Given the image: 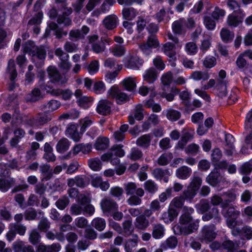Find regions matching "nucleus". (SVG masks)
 <instances>
[{"label": "nucleus", "mask_w": 252, "mask_h": 252, "mask_svg": "<svg viewBox=\"0 0 252 252\" xmlns=\"http://www.w3.org/2000/svg\"><path fill=\"white\" fill-rule=\"evenodd\" d=\"M166 117L170 121H177L180 118L181 113L178 111L170 109L167 110Z\"/></svg>", "instance_id": "obj_63"}, {"label": "nucleus", "mask_w": 252, "mask_h": 252, "mask_svg": "<svg viewBox=\"0 0 252 252\" xmlns=\"http://www.w3.org/2000/svg\"><path fill=\"white\" fill-rule=\"evenodd\" d=\"M199 227L198 223L191 222H185L179 221V224L174 227V231L176 235H188L196 231Z\"/></svg>", "instance_id": "obj_3"}, {"label": "nucleus", "mask_w": 252, "mask_h": 252, "mask_svg": "<svg viewBox=\"0 0 252 252\" xmlns=\"http://www.w3.org/2000/svg\"><path fill=\"white\" fill-rule=\"evenodd\" d=\"M60 101L52 99L48 101L46 103L42 104L40 106L41 110H47L48 111H54L58 109L61 106Z\"/></svg>", "instance_id": "obj_27"}, {"label": "nucleus", "mask_w": 252, "mask_h": 252, "mask_svg": "<svg viewBox=\"0 0 252 252\" xmlns=\"http://www.w3.org/2000/svg\"><path fill=\"white\" fill-rule=\"evenodd\" d=\"M14 137L10 141V145L12 147H15L19 143L20 140L23 138L26 134L24 129L21 128L15 129L13 131Z\"/></svg>", "instance_id": "obj_20"}, {"label": "nucleus", "mask_w": 252, "mask_h": 252, "mask_svg": "<svg viewBox=\"0 0 252 252\" xmlns=\"http://www.w3.org/2000/svg\"><path fill=\"white\" fill-rule=\"evenodd\" d=\"M9 229L16 233L23 236L26 232L27 227L21 223H12L9 225Z\"/></svg>", "instance_id": "obj_38"}, {"label": "nucleus", "mask_w": 252, "mask_h": 252, "mask_svg": "<svg viewBox=\"0 0 252 252\" xmlns=\"http://www.w3.org/2000/svg\"><path fill=\"white\" fill-rule=\"evenodd\" d=\"M49 78L52 83L58 82L61 79V75L57 69L53 66H49L47 68Z\"/></svg>", "instance_id": "obj_25"}, {"label": "nucleus", "mask_w": 252, "mask_h": 252, "mask_svg": "<svg viewBox=\"0 0 252 252\" xmlns=\"http://www.w3.org/2000/svg\"><path fill=\"white\" fill-rule=\"evenodd\" d=\"M216 227L214 224L204 225L201 229L199 239L201 242H210L217 236Z\"/></svg>", "instance_id": "obj_4"}, {"label": "nucleus", "mask_w": 252, "mask_h": 252, "mask_svg": "<svg viewBox=\"0 0 252 252\" xmlns=\"http://www.w3.org/2000/svg\"><path fill=\"white\" fill-rule=\"evenodd\" d=\"M144 189L151 194H154L158 190V185L153 180H149L144 184Z\"/></svg>", "instance_id": "obj_41"}, {"label": "nucleus", "mask_w": 252, "mask_h": 252, "mask_svg": "<svg viewBox=\"0 0 252 252\" xmlns=\"http://www.w3.org/2000/svg\"><path fill=\"white\" fill-rule=\"evenodd\" d=\"M194 209L191 207L185 206L182 208L183 213L180 217L179 221L185 222H190L192 220L191 215L194 212Z\"/></svg>", "instance_id": "obj_18"}, {"label": "nucleus", "mask_w": 252, "mask_h": 252, "mask_svg": "<svg viewBox=\"0 0 252 252\" xmlns=\"http://www.w3.org/2000/svg\"><path fill=\"white\" fill-rule=\"evenodd\" d=\"M69 200L66 196H63L59 199L56 202L57 208L60 210H63L69 204Z\"/></svg>", "instance_id": "obj_62"}, {"label": "nucleus", "mask_w": 252, "mask_h": 252, "mask_svg": "<svg viewBox=\"0 0 252 252\" xmlns=\"http://www.w3.org/2000/svg\"><path fill=\"white\" fill-rule=\"evenodd\" d=\"M84 206L81 204L77 203L73 204L70 209V213L71 215L74 216H77L83 214L84 212Z\"/></svg>", "instance_id": "obj_49"}, {"label": "nucleus", "mask_w": 252, "mask_h": 252, "mask_svg": "<svg viewBox=\"0 0 252 252\" xmlns=\"http://www.w3.org/2000/svg\"><path fill=\"white\" fill-rule=\"evenodd\" d=\"M196 194V191L188 187L187 189L184 190L181 195L185 200H189L190 202Z\"/></svg>", "instance_id": "obj_52"}, {"label": "nucleus", "mask_w": 252, "mask_h": 252, "mask_svg": "<svg viewBox=\"0 0 252 252\" xmlns=\"http://www.w3.org/2000/svg\"><path fill=\"white\" fill-rule=\"evenodd\" d=\"M191 77L196 81L202 80L206 81L209 79L210 75L207 72L195 71L192 73Z\"/></svg>", "instance_id": "obj_46"}, {"label": "nucleus", "mask_w": 252, "mask_h": 252, "mask_svg": "<svg viewBox=\"0 0 252 252\" xmlns=\"http://www.w3.org/2000/svg\"><path fill=\"white\" fill-rule=\"evenodd\" d=\"M126 52V49L124 45H115L110 49V52L116 57H120L124 56Z\"/></svg>", "instance_id": "obj_42"}, {"label": "nucleus", "mask_w": 252, "mask_h": 252, "mask_svg": "<svg viewBox=\"0 0 252 252\" xmlns=\"http://www.w3.org/2000/svg\"><path fill=\"white\" fill-rule=\"evenodd\" d=\"M15 182V180L14 178L9 180L0 179V190L3 192L7 191Z\"/></svg>", "instance_id": "obj_36"}, {"label": "nucleus", "mask_w": 252, "mask_h": 252, "mask_svg": "<svg viewBox=\"0 0 252 252\" xmlns=\"http://www.w3.org/2000/svg\"><path fill=\"white\" fill-rule=\"evenodd\" d=\"M70 146L69 141L66 138H62L57 144L56 150L58 153H64L68 150Z\"/></svg>", "instance_id": "obj_31"}, {"label": "nucleus", "mask_w": 252, "mask_h": 252, "mask_svg": "<svg viewBox=\"0 0 252 252\" xmlns=\"http://www.w3.org/2000/svg\"><path fill=\"white\" fill-rule=\"evenodd\" d=\"M41 97L40 90L38 88H34L31 93L26 96L25 99L27 102H36Z\"/></svg>", "instance_id": "obj_32"}, {"label": "nucleus", "mask_w": 252, "mask_h": 252, "mask_svg": "<svg viewBox=\"0 0 252 252\" xmlns=\"http://www.w3.org/2000/svg\"><path fill=\"white\" fill-rule=\"evenodd\" d=\"M124 65L126 67L132 69L138 70L143 63V61L136 55H130L124 59Z\"/></svg>", "instance_id": "obj_7"}, {"label": "nucleus", "mask_w": 252, "mask_h": 252, "mask_svg": "<svg viewBox=\"0 0 252 252\" xmlns=\"http://www.w3.org/2000/svg\"><path fill=\"white\" fill-rule=\"evenodd\" d=\"M69 39L76 41L80 39L84 38V35L82 34L80 30L79 29L71 30L69 32Z\"/></svg>", "instance_id": "obj_54"}, {"label": "nucleus", "mask_w": 252, "mask_h": 252, "mask_svg": "<svg viewBox=\"0 0 252 252\" xmlns=\"http://www.w3.org/2000/svg\"><path fill=\"white\" fill-rule=\"evenodd\" d=\"M137 14L138 12L133 7L124 8L122 10L123 17L128 21L134 19Z\"/></svg>", "instance_id": "obj_33"}, {"label": "nucleus", "mask_w": 252, "mask_h": 252, "mask_svg": "<svg viewBox=\"0 0 252 252\" xmlns=\"http://www.w3.org/2000/svg\"><path fill=\"white\" fill-rule=\"evenodd\" d=\"M89 167L94 171H98L101 169V161L98 158H91L88 160Z\"/></svg>", "instance_id": "obj_55"}, {"label": "nucleus", "mask_w": 252, "mask_h": 252, "mask_svg": "<svg viewBox=\"0 0 252 252\" xmlns=\"http://www.w3.org/2000/svg\"><path fill=\"white\" fill-rule=\"evenodd\" d=\"M37 227L41 231L47 232L50 227V222L46 218H42L39 222Z\"/></svg>", "instance_id": "obj_53"}, {"label": "nucleus", "mask_w": 252, "mask_h": 252, "mask_svg": "<svg viewBox=\"0 0 252 252\" xmlns=\"http://www.w3.org/2000/svg\"><path fill=\"white\" fill-rule=\"evenodd\" d=\"M185 201L183 197L180 195L173 198L170 202V206L177 209L183 208L184 206Z\"/></svg>", "instance_id": "obj_47"}, {"label": "nucleus", "mask_w": 252, "mask_h": 252, "mask_svg": "<svg viewBox=\"0 0 252 252\" xmlns=\"http://www.w3.org/2000/svg\"><path fill=\"white\" fill-rule=\"evenodd\" d=\"M143 156L142 152L137 148H132L128 157L132 160H137Z\"/></svg>", "instance_id": "obj_57"}, {"label": "nucleus", "mask_w": 252, "mask_h": 252, "mask_svg": "<svg viewBox=\"0 0 252 252\" xmlns=\"http://www.w3.org/2000/svg\"><path fill=\"white\" fill-rule=\"evenodd\" d=\"M84 237L89 240H94L96 239L97 233L93 228L88 227L85 230Z\"/></svg>", "instance_id": "obj_58"}, {"label": "nucleus", "mask_w": 252, "mask_h": 252, "mask_svg": "<svg viewBox=\"0 0 252 252\" xmlns=\"http://www.w3.org/2000/svg\"><path fill=\"white\" fill-rule=\"evenodd\" d=\"M202 218L203 220L205 221L214 219L215 223H219L221 220V218L219 215V210L216 207H213L210 212L203 215Z\"/></svg>", "instance_id": "obj_16"}, {"label": "nucleus", "mask_w": 252, "mask_h": 252, "mask_svg": "<svg viewBox=\"0 0 252 252\" xmlns=\"http://www.w3.org/2000/svg\"><path fill=\"white\" fill-rule=\"evenodd\" d=\"M178 244V239L174 236L168 238L165 241L162 242L160 245V247L164 250L174 249Z\"/></svg>", "instance_id": "obj_30"}, {"label": "nucleus", "mask_w": 252, "mask_h": 252, "mask_svg": "<svg viewBox=\"0 0 252 252\" xmlns=\"http://www.w3.org/2000/svg\"><path fill=\"white\" fill-rule=\"evenodd\" d=\"M175 45L171 42L166 43L163 47V51L164 54L170 58H173L175 56V52L173 51Z\"/></svg>", "instance_id": "obj_45"}, {"label": "nucleus", "mask_w": 252, "mask_h": 252, "mask_svg": "<svg viewBox=\"0 0 252 252\" xmlns=\"http://www.w3.org/2000/svg\"><path fill=\"white\" fill-rule=\"evenodd\" d=\"M207 182L212 186H216L220 180V173L217 169L215 168L206 177Z\"/></svg>", "instance_id": "obj_23"}, {"label": "nucleus", "mask_w": 252, "mask_h": 252, "mask_svg": "<svg viewBox=\"0 0 252 252\" xmlns=\"http://www.w3.org/2000/svg\"><path fill=\"white\" fill-rule=\"evenodd\" d=\"M6 73L8 75L10 80V82L8 84V89L9 91H13L17 86L15 82V79L17 75L14 60L10 59L9 60Z\"/></svg>", "instance_id": "obj_8"}, {"label": "nucleus", "mask_w": 252, "mask_h": 252, "mask_svg": "<svg viewBox=\"0 0 252 252\" xmlns=\"http://www.w3.org/2000/svg\"><path fill=\"white\" fill-rule=\"evenodd\" d=\"M185 51L189 55L196 54L198 51V47L196 43L193 42H189L185 45Z\"/></svg>", "instance_id": "obj_50"}, {"label": "nucleus", "mask_w": 252, "mask_h": 252, "mask_svg": "<svg viewBox=\"0 0 252 252\" xmlns=\"http://www.w3.org/2000/svg\"><path fill=\"white\" fill-rule=\"evenodd\" d=\"M53 118V114L50 112H44L38 113L37 115L31 120L33 126H43L49 122Z\"/></svg>", "instance_id": "obj_11"}, {"label": "nucleus", "mask_w": 252, "mask_h": 252, "mask_svg": "<svg viewBox=\"0 0 252 252\" xmlns=\"http://www.w3.org/2000/svg\"><path fill=\"white\" fill-rule=\"evenodd\" d=\"M109 140L107 137H99L94 144L95 148L98 151H103L109 146Z\"/></svg>", "instance_id": "obj_34"}, {"label": "nucleus", "mask_w": 252, "mask_h": 252, "mask_svg": "<svg viewBox=\"0 0 252 252\" xmlns=\"http://www.w3.org/2000/svg\"><path fill=\"white\" fill-rule=\"evenodd\" d=\"M103 212L109 216L111 212L117 211L118 206L117 203L109 197L104 198L100 203Z\"/></svg>", "instance_id": "obj_9"}, {"label": "nucleus", "mask_w": 252, "mask_h": 252, "mask_svg": "<svg viewBox=\"0 0 252 252\" xmlns=\"http://www.w3.org/2000/svg\"><path fill=\"white\" fill-rule=\"evenodd\" d=\"M158 73L156 69L151 67L146 70L143 74L144 81L149 84H153L158 78Z\"/></svg>", "instance_id": "obj_19"}, {"label": "nucleus", "mask_w": 252, "mask_h": 252, "mask_svg": "<svg viewBox=\"0 0 252 252\" xmlns=\"http://www.w3.org/2000/svg\"><path fill=\"white\" fill-rule=\"evenodd\" d=\"M245 16L244 11L239 8L238 10L234 11L229 14L226 19L227 25L231 28H236L241 25Z\"/></svg>", "instance_id": "obj_5"}, {"label": "nucleus", "mask_w": 252, "mask_h": 252, "mask_svg": "<svg viewBox=\"0 0 252 252\" xmlns=\"http://www.w3.org/2000/svg\"><path fill=\"white\" fill-rule=\"evenodd\" d=\"M24 52L32 56V60L37 67H41L46 56V52L43 47L35 46L34 43L28 41L23 46Z\"/></svg>", "instance_id": "obj_1"}, {"label": "nucleus", "mask_w": 252, "mask_h": 252, "mask_svg": "<svg viewBox=\"0 0 252 252\" xmlns=\"http://www.w3.org/2000/svg\"><path fill=\"white\" fill-rule=\"evenodd\" d=\"M41 236L39 233L35 229H32L30 233L29 241L32 245H36L40 241Z\"/></svg>", "instance_id": "obj_51"}, {"label": "nucleus", "mask_w": 252, "mask_h": 252, "mask_svg": "<svg viewBox=\"0 0 252 252\" xmlns=\"http://www.w3.org/2000/svg\"><path fill=\"white\" fill-rule=\"evenodd\" d=\"M240 214V211L236 210L233 206L228 207L226 211L224 217L228 218H237Z\"/></svg>", "instance_id": "obj_56"}, {"label": "nucleus", "mask_w": 252, "mask_h": 252, "mask_svg": "<svg viewBox=\"0 0 252 252\" xmlns=\"http://www.w3.org/2000/svg\"><path fill=\"white\" fill-rule=\"evenodd\" d=\"M72 13L71 8H66L65 11L62 15H59L57 18V22L60 25H63L65 27L69 26L72 24L71 19L68 16Z\"/></svg>", "instance_id": "obj_17"}, {"label": "nucleus", "mask_w": 252, "mask_h": 252, "mask_svg": "<svg viewBox=\"0 0 252 252\" xmlns=\"http://www.w3.org/2000/svg\"><path fill=\"white\" fill-rule=\"evenodd\" d=\"M115 2V0H104L100 7V11L103 13L109 11L111 6H113Z\"/></svg>", "instance_id": "obj_64"}, {"label": "nucleus", "mask_w": 252, "mask_h": 252, "mask_svg": "<svg viewBox=\"0 0 252 252\" xmlns=\"http://www.w3.org/2000/svg\"><path fill=\"white\" fill-rule=\"evenodd\" d=\"M211 37L207 34L204 35L203 39L201 41V44L199 46V48L201 51L204 54L209 49L211 45Z\"/></svg>", "instance_id": "obj_35"}, {"label": "nucleus", "mask_w": 252, "mask_h": 252, "mask_svg": "<svg viewBox=\"0 0 252 252\" xmlns=\"http://www.w3.org/2000/svg\"><path fill=\"white\" fill-rule=\"evenodd\" d=\"M238 244L237 242H233V241L226 239L222 243V248L227 250L228 252H234L236 250Z\"/></svg>", "instance_id": "obj_39"}, {"label": "nucleus", "mask_w": 252, "mask_h": 252, "mask_svg": "<svg viewBox=\"0 0 252 252\" xmlns=\"http://www.w3.org/2000/svg\"><path fill=\"white\" fill-rule=\"evenodd\" d=\"M165 234V228L160 223L153 224L152 236L156 239H160L163 237Z\"/></svg>", "instance_id": "obj_21"}, {"label": "nucleus", "mask_w": 252, "mask_h": 252, "mask_svg": "<svg viewBox=\"0 0 252 252\" xmlns=\"http://www.w3.org/2000/svg\"><path fill=\"white\" fill-rule=\"evenodd\" d=\"M152 136L150 134H144L139 137L136 140V145L144 149H147L150 145Z\"/></svg>", "instance_id": "obj_28"}, {"label": "nucleus", "mask_w": 252, "mask_h": 252, "mask_svg": "<svg viewBox=\"0 0 252 252\" xmlns=\"http://www.w3.org/2000/svg\"><path fill=\"white\" fill-rule=\"evenodd\" d=\"M124 188L127 195H136L140 196H143L145 191L142 188H138L136 184L133 182H128L124 185Z\"/></svg>", "instance_id": "obj_12"}, {"label": "nucleus", "mask_w": 252, "mask_h": 252, "mask_svg": "<svg viewBox=\"0 0 252 252\" xmlns=\"http://www.w3.org/2000/svg\"><path fill=\"white\" fill-rule=\"evenodd\" d=\"M119 18L115 14H110L106 16L102 21V25L108 30L115 29L119 24Z\"/></svg>", "instance_id": "obj_13"}, {"label": "nucleus", "mask_w": 252, "mask_h": 252, "mask_svg": "<svg viewBox=\"0 0 252 252\" xmlns=\"http://www.w3.org/2000/svg\"><path fill=\"white\" fill-rule=\"evenodd\" d=\"M173 158L172 154L171 153H165L162 154L158 159V163L161 166L167 165Z\"/></svg>", "instance_id": "obj_43"}, {"label": "nucleus", "mask_w": 252, "mask_h": 252, "mask_svg": "<svg viewBox=\"0 0 252 252\" xmlns=\"http://www.w3.org/2000/svg\"><path fill=\"white\" fill-rule=\"evenodd\" d=\"M226 76V72L224 70H220L214 88L216 91L217 95L220 97H225L227 93V86L228 82L225 79Z\"/></svg>", "instance_id": "obj_2"}, {"label": "nucleus", "mask_w": 252, "mask_h": 252, "mask_svg": "<svg viewBox=\"0 0 252 252\" xmlns=\"http://www.w3.org/2000/svg\"><path fill=\"white\" fill-rule=\"evenodd\" d=\"M13 248L16 251L22 252H35L33 248L31 245H25L22 241H17L13 243Z\"/></svg>", "instance_id": "obj_26"}, {"label": "nucleus", "mask_w": 252, "mask_h": 252, "mask_svg": "<svg viewBox=\"0 0 252 252\" xmlns=\"http://www.w3.org/2000/svg\"><path fill=\"white\" fill-rule=\"evenodd\" d=\"M204 24L206 28L209 30H213L216 27V22L212 16H206L204 18Z\"/></svg>", "instance_id": "obj_59"}, {"label": "nucleus", "mask_w": 252, "mask_h": 252, "mask_svg": "<svg viewBox=\"0 0 252 252\" xmlns=\"http://www.w3.org/2000/svg\"><path fill=\"white\" fill-rule=\"evenodd\" d=\"M191 173L192 170L190 168L187 166H182L176 170V176L180 179L185 180L190 177Z\"/></svg>", "instance_id": "obj_22"}, {"label": "nucleus", "mask_w": 252, "mask_h": 252, "mask_svg": "<svg viewBox=\"0 0 252 252\" xmlns=\"http://www.w3.org/2000/svg\"><path fill=\"white\" fill-rule=\"evenodd\" d=\"M112 103L106 100L101 99L98 102L96 107L97 112L102 115H109L111 111Z\"/></svg>", "instance_id": "obj_14"}, {"label": "nucleus", "mask_w": 252, "mask_h": 252, "mask_svg": "<svg viewBox=\"0 0 252 252\" xmlns=\"http://www.w3.org/2000/svg\"><path fill=\"white\" fill-rule=\"evenodd\" d=\"M123 84L127 91H132L136 87L135 78L132 77H127L123 80Z\"/></svg>", "instance_id": "obj_40"}, {"label": "nucleus", "mask_w": 252, "mask_h": 252, "mask_svg": "<svg viewBox=\"0 0 252 252\" xmlns=\"http://www.w3.org/2000/svg\"><path fill=\"white\" fill-rule=\"evenodd\" d=\"M152 174L156 179L161 180L165 175H170V172L168 170L157 168L153 170Z\"/></svg>", "instance_id": "obj_48"}, {"label": "nucleus", "mask_w": 252, "mask_h": 252, "mask_svg": "<svg viewBox=\"0 0 252 252\" xmlns=\"http://www.w3.org/2000/svg\"><path fill=\"white\" fill-rule=\"evenodd\" d=\"M135 228L138 231H143L146 230L150 225V222L145 216L140 215L136 217L134 222Z\"/></svg>", "instance_id": "obj_15"}, {"label": "nucleus", "mask_w": 252, "mask_h": 252, "mask_svg": "<svg viewBox=\"0 0 252 252\" xmlns=\"http://www.w3.org/2000/svg\"><path fill=\"white\" fill-rule=\"evenodd\" d=\"M143 109L142 105L138 104L136 105L133 116L137 121L142 120L144 118Z\"/></svg>", "instance_id": "obj_61"}, {"label": "nucleus", "mask_w": 252, "mask_h": 252, "mask_svg": "<svg viewBox=\"0 0 252 252\" xmlns=\"http://www.w3.org/2000/svg\"><path fill=\"white\" fill-rule=\"evenodd\" d=\"M185 20L184 19H180L174 21L172 25V29L173 32L176 34L181 35L185 32L184 25Z\"/></svg>", "instance_id": "obj_24"}, {"label": "nucleus", "mask_w": 252, "mask_h": 252, "mask_svg": "<svg viewBox=\"0 0 252 252\" xmlns=\"http://www.w3.org/2000/svg\"><path fill=\"white\" fill-rule=\"evenodd\" d=\"M110 97L115 98L118 104L125 102L129 99V96L125 93L122 92L117 87H112L108 91Z\"/></svg>", "instance_id": "obj_10"}, {"label": "nucleus", "mask_w": 252, "mask_h": 252, "mask_svg": "<svg viewBox=\"0 0 252 252\" xmlns=\"http://www.w3.org/2000/svg\"><path fill=\"white\" fill-rule=\"evenodd\" d=\"M202 183L201 179L197 176H194L191 179V182H190L189 185L188 186L191 189L194 190L195 191H197L199 189Z\"/></svg>", "instance_id": "obj_60"}, {"label": "nucleus", "mask_w": 252, "mask_h": 252, "mask_svg": "<svg viewBox=\"0 0 252 252\" xmlns=\"http://www.w3.org/2000/svg\"><path fill=\"white\" fill-rule=\"evenodd\" d=\"M56 56L59 57L60 63L59 64L60 68L65 72L68 71L71 67V63L69 62V55L61 48H57L55 51Z\"/></svg>", "instance_id": "obj_6"}, {"label": "nucleus", "mask_w": 252, "mask_h": 252, "mask_svg": "<svg viewBox=\"0 0 252 252\" xmlns=\"http://www.w3.org/2000/svg\"><path fill=\"white\" fill-rule=\"evenodd\" d=\"M139 241V239L138 235L133 234L131 236V238L128 239L126 242L125 249L126 252H132V249L137 246Z\"/></svg>", "instance_id": "obj_29"}, {"label": "nucleus", "mask_w": 252, "mask_h": 252, "mask_svg": "<svg viewBox=\"0 0 252 252\" xmlns=\"http://www.w3.org/2000/svg\"><path fill=\"white\" fill-rule=\"evenodd\" d=\"M91 224L98 231H102L106 227V221L104 219L97 217L93 220Z\"/></svg>", "instance_id": "obj_37"}, {"label": "nucleus", "mask_w": 252, "mask_h": 252, "mask_svg": "<svg viewBox=\"0 0 252 252\" xmlns=\"http://www.w3.org/2000/svg\"><path fill=\"white\" fill-rule=\"evenodd\" d=\"M220 34L222 40L225 42H231L234 37L233 32L224 28L221 30Z\"/></svg>", "instance_id": "obj_44"}]
</instances>
